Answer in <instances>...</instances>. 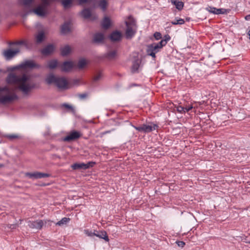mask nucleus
Listing matches in <instances>:
<instances>
[{"label":"nucleus","instance_id":"nucleus-1","mask_svg":"<svg viewBox=\"0 0 250 250\" xmlns=\"http://www.w3.org/2000/svg\"><path fill=\"white\" fill-rule=\"evenodd\" d=\"M40 66L34 62L33 61L27 60L19 65L8 68V70L17 71L10 73L6 77V81L7 83L14 84L16 88L12 91L14 92L16 89L20 90L24 94H27L33 88L34 85L29 75L26 74L22 70L26 68H39Z\"/></svg>","mask_w":250,"mask_h":250},{"label":"nucleus","instance_id":"nucleus-2","mask_svg":"<svg viewBox=\"0 0 250 250\" xmlns=\"http://www.w3.org/2000/svg\"><path fill=\"white\" fill-rule=\"evenodd\" d=\"M35 0H21V3L23 6L26 15L34 13L38 16L44 18L48 15V12L46 8L49 4L48 0H41V3L36 8H34Z\"/></svg>","mask_w":250,"mask_h":250},{"label":"nucleus","instance_id":"nucleus-3","mask_svg":"<svg viewBox=\"0 0 250 250\" xmlns=\"http://www.w3.org/2000/svg\"><path fill=\"white\" fill-rule=\"evenodd\" d=\"M45 81L48 84L53 83L60 89H66L68 88V82L64 77H57L52 74H50L46 77Z\"/></svg>","mask_w":250,"mask_h":250},{"label":"nucleus","instance_id":"nucleus-4","mask_svg":"<svg viewBox=\"0 0 250 250\" xmlns=\"http://www.w3.org/2000/svg\"><path fill=\"white\" fill-rule=\"evenodd\" d=\"M165 41H161L158 42H153L147 46L146 53L148 56H151L154 59L156 58V54L159 52L163 46L166 45Z\"/></svg>","mask_w":250,"mask_h":250},{"label":"nucleus","instance_id":"nucleus-5","mask_svg":"<svg viewBox=\"0 0 250 250\" xmlns=\"http://www.w3.org/2000/svg\"><path fill=\"white\" fill-rule=\"evenodd\" d=\"M125 24L126 29L125 31V37L127 39H131L136 34L137 31V25L136 22L131 20L129 21H126Z\"/></svg>","mask_w":250,"mask_h":250},{"label":"nucleus","instance_id":"nucleus-6","mask_svg":"<svg viewBox=\"0 0 250 250\" xmlns=\"http://www.w3.org/2000/svg\"><path fill=\"white\" fill-rule=\"evenodd\" d=\"M48 223L49 224L51 223L50 221L38 219L34 221H29L28 226L32 229H41L42 227Z\"/></svg>","mask_w":250,"mask_h":250},{"label":"nucleus","instance_id":"nucleus-7","mask_svg":"<svg viewBox=\"0 0 250 250\" xmlns=\"http://www.w3.org/2000/svg\"><path fill=\"white\" fill-rule=\"evenodd\" d=\"M157 127L158 126L156 125L152 124L149 125L143 124L139 126H134L137 131L144 133L150 132L152 130H155Z\"/></svg>","mask_w":250,"mask_h":250},{"label":"nucleus","instance_id":"nucleus-8","mask_svg":"<svg viewBox=\"0 0 250 250\" xmlns=\"http://www.w3.org/2000/svg\"><path fill=\"white\" fill-rule=\"evenodd\" d=\"M82 134L77 131H72L68 135L63 138L62 140L64 142H70L79 139Z\"/></svg>","mask_w":250,"mask_h":250},{"label":"nucleus","instance_id":"nucleus-9","mask_svg":"<svg viewBox=\"0 0 250 250\" xmlns=\"http://www.w3.org/2000/svg\"><path fill=\"white\" fill-rule=\"evenodd\" d=\"M95 163L93 162H89L87 164L82 163H75L71 166V167L75 169H86L89 167H93Z\"/></svg>","mask_w":250,"mask_h":250},{"label":"nucleus","instance_id":"nucleus-10","mask_svg":"<svg viewBox=\"0 0 250 250\" xmlns=\"http://www.w3.org/2000/svg\"><path fill=\"white\" fill-rule=\"evenodd\" d=\"M19 52V47H16L13 50L9 49L4 50L3 54L6 59L10 60L15 56Z\"/></svg>","mask_w":250,"mask_h":250},{"label":"nucleus","instance_id":"nucleus-11","mask_svg":"<svg viewBox=\"0 0 250 250\" xmlns=\"http://www.w3.org/2000/svg\"><path fill=\"white\" fill-rule=\"evenodd\" d=\"M25 176L33 179H41L45 177H48L49 174L40 172H35L33 173L26 172Z\"/></svg>","mask_w":250,"mask_h":250},{"label":"nucleus","instance_id":"nucleus-12","mask_svg":"<svg viewBox=\"0 0 250 250\" xmlns=\"http://www.w3.org/2000/svg\"><path fill=\"white\" fill-rule=\"evenodd\" d=\"M141 60L138 58H134L132 61V64L131 67V72L132 73H136L139 72L141 67Z\"/></svg>","mask_w":250,"mask_h":250},{"label":"nucleus","instance_id":"nucleus-13","mask_svg":"<svg viewBox=\"0 0 250 250\" xmlns=\"http://www.w3.org/2000/svg\"><path fill=\"white\" fill-rule=\"evenodd\" d=\"M76 67V63L71 61L64 62L61 66L62 70L64 72H68Z\"/></svg>","mask_w":250,"mask_h":250},{"label":"nucleus","instance_id":"nucleus-14","mask_svg":"<svg viewBox=\"0 0 250 250\" xmlns=\"http://www.w3.org/2000/svg\"><path fill=\"white\" fill-rule=\"evenodd\" d=\"M18 98L17 95L13 93L11 95L3 96L0 97V102L2 103H6L11 102Z\"/></svg>","mask_w":250,"mask_h":250},{"label":"nucleus","instance_id":"nucleus-15","mask_svg":"<svg viewBox=\"0 0 250 250\" xmlns=\"http://www.w3.org/2000/svg\"><path fill=\"white\" fill-rule=\"evenodd\" d=\"M122 34L120 31L113 32L110 35V39L113 42L119 41L121 39Z\"/></svg>","mask_w":250,"mask_h":250},{"label":"nucleus","instance_id":"nucleus-16","mask_svg":"<svg viewBox=\"0 0 250 250\" xmlns=\"http://www.w3.org/2000/svg\"><path fill=\"white\" fill-rule=\"evenodd\" d=\"M208 10L211 13L215 14H224L226 10L223 8H216L213 7H209L207 8Z\"/></svg>","mask_w":250,"mask_h":250},{"label":"nucleus","instance_id":"nucleus-17","mask_svg":"<svg viewBox=\"0 0 250 250\" xmlns=\"http://www.w3.org/2000/svg\"><path fill=\"white\" fill-rule=\"evenodd\" d=\"M54 49V46L52 44H49L42 50V53L43 55H47L52 53Z\"/></svg>","mask_w":250,"mask_h":250},{"label":"nucleus","instance_id":"nucleus-18","mask_svg":"<svg viewBox=\"0 0 250 250\" xmlns=\"http://www.w3.org/2000/svg\"><path fill=\"white\" fill-rule=\"evenodd\" d=\"M104 39V36L103 33H97L95 34L94 36L93 41L95 42L100 43Z\"/></svg>","mask_w":250,"mask_h":250},{"label":"nucleus","instance_id":"nucleus-19","mask_svg":"<svg viewBox=\"0 0 250 250\" xmlns=\"http://www.w3.org/2000/svg\"><path fill=\"white\" fill-rule=\"evenodd\" d=\"M44 37L45 36L44 32L43 31L39 32L35 36L36 42L37 43L42 42L43 41Z\"/></svg>","mask_w":250,"mask_h":250},{"label":"nucleus","instance_id":"nucleus-20","mask_svg":"<svg viewBox=\"0 0 250 250\" xmlns=\"http://www.w3.org/2000/svg\"><path fill=\"white\" fill-rule=\"evenodd\" d=\"M70 31L69 24L68 22L64 23L61 27V32L63 34L68 33Z\"/></svg>","mask_w":250,"mask_h":250},{"label":"nucleus","instance_id":"nucleus-21","mask_svg":"<svg viewBox=\"0 0 250 250\" xmlns=\"http://www.w3.org/2000/svg\"><path fill=\"white\" fill-rule=\"evenodd\" d=\"M98 3V6L103 11L106 10L108 4L107 0H99Z\"/></svg>","mask_w":250,"mask_h":250},{"label":"nucleus","instance_id":"nucleus-22","mask_svg":"<svg viewBox=\"0 0 250 250\" xmlns=\"http://www.w3.org/2000/svg\"><path fill=\"white\" fill-rule=\"evenodd\" d=\"M171 3L174 5L176 8L179 10H181L183 9L184 7V3L181 1H178L177 0H170Z\"/></svg>","mask_w":250,"mask_h":250},{"label":"nucleus","instance_id":"nucleus-23","mask_svg":"<svg viewBox=\"0 0 250 250\" xmlns=\"http://www.w3.org/2000/svg\"><path fill=\"white\" fill-rule=\"evenodd\" d=\"M95 236L100 238L104 239L106 242L109 241L108 237L105 231H101L99 233H95Z\"/></svg>","mask_w":250,"mask_h":250},{"label":"nucleus","instance_id":"nucleus-24","mask_svg":"<svg viewBox=\"0 0 250 250\" xmlns=\"http://www.w3.org/2000/svg\"><path fill=\"white\" fill-rule=\"evenodd\" d=\"M71 50V48L69 45H65L61 49V55L62 56H66L70 53Z\"/></svg>","mask_w":250,"mask_h":250},{"label":"nucleus","instance_id":"nucleus-25","mask_svg":"<svg viewBox=\"0 0 250 250\" xmlns=\"http://www.w3.org/2000/svg\"><path fill=\"white\" fill-rule=\"evenodd\" d=\"M81 15L84 19H88L91 15V12L90 9L85 8L81 12Z\"/></svg>","mask_w":250,"mask_h":250},{"label":"nucleus","instance_id":"nucleus-26","mask_svg":"<svg viewBox=\"0 0 250 250\" xmlns=\"http://www.w3.org/2000/svg\"><path fill=\"white\" fill-rule=\"evenodd\" d=\"M110 25V20L107 17H105L102 22V26L103 28L107 29L109 27Z\"/></svg>","mask_w":250,"mask_h":250},{"label":"nucleus","instance_id":"nucleus-27","mask_svg":"<svg viewBox=\"0 0 250 250\" xmlns=\"http://www.w3.org/2000/svg\"><path fill=\"white\" fill-rule=\"evenodd\" d=\"M185 22L184 19L176 17L173 21H171V23L173 25H182L184 24Z\"/></svg>","mask_w":250,"mask_h":250},{"label":"nucleus","instance_id":"nucleus-28","mask_svg":"<svg viewBox=\"0 0 250 250\" xmlns=\"http://www.w3.org/2000/svg\"><path fill=\"white\" fill-rule=\"evenodd\" d=\"M69 221V218L63 217L60 221L56 223V225L57 226H62L68 223Z\"/></svg>","mask_w":250,"mask_h":250},{"label":"nucleus","instance_id":"nucleus-29","mask_svg":"<svg viewBox=\"0 0 250 250\" xmlns=\"http://www.w3.org/2000/svg\"><path fill=\"white\" fill-rule=\"evenodd\" d=\"M58 64V62L56 60H51L48 62L47 66L50 69L55 68Z\"/></svg>","mask_w":250,"mask_h":250},{"label":"nucleus","instance_id":"nucleus-30","mask_svg":"<svg viewBox=\"0 0 250 250\" xmlns=\"http://www.w3.org/2000/svg\"><path fill=\"white\" fill-rule=\"evenodd\" d=\"M117 52L116 50H112L107 52L105 57L109 59H112L115 57L116 56Z\"/></svg>","mask_w":250,"mask_h":250},{"label":"nucleus","instance_id":"nucleus-31","mask_svg":"<svg viewBox=\"0 0 250 250\" xmlns=\"http://www.w3.org/2000/svg\"><path fill=\"white\" fill-rule=\"evenodd\" d=\"M86 64V62L85 60L82 59L79 61L77 67L79 69H82L84 67Z\"/></svg>","mask_w":250,"mask_h":250},{"label":"nucleus","instance_id":"nucleus-32","mask_svg":"<svg viewBox=\"0 0 250 250\" xmlns=\"http://www.w3.org/2000/svg\"><path fill=\"white\" fill-rule=\"evenodd\" d=\"M72 0H62V4L64 8L68 7L72 3Z\"/></svg>","mask_w":250,"mask_h":250},{"label":"nucleus","instance_id":"nucleus-33","mask_svg":"<svg viewBox=\"0 0 250 250\" xmlns=\"http://www.w3.org/2000/svg\"><path fill=\"white\" fill-rule=\"evenodd\" d=\"M5 137L10 140H13L19 138V136L16 134H7L5 135Z\"/></svg>","mask_w":250,"mask_h":250},{"label":"nucleus","instance_id":"nucleus-34","mask_svg":"<svg viewBox=\"0 0 250 250\" xmlns=\"http://www.w3.org/2000/svg\"><path fill=\"white\" fill-rule=\"evenodd\" d=\"M96 231H95L94 232H92L91 231H89L88 229H84V233L88 236H90V237H92L93 236H95V232Z\"/></svg>","mask_w":250,"mask_h":250},{"label":"nucleus","instance_id":"nucleus-35","mask_svg":"<svg viewBox=\"0 0 250 250\" xmlns=\"http://www.w3.org/2000/svg\"><path fill=\"white\" fill-rule=\"evenodd\" d=\"M5 91L7 93H9L11 92L10 88L7 86L0 87V92Z\"/></svg>","mask_w":250,"mask_h":250},{"label":"nucleus","instance_id":"nucleus-36","mask_svg":"<svg viewBox=\"0 0 250 250\" xmlns=\"http://www.w3.org/2000/svg\"><path fill=\"white\" fill-rule=\"evenodd\" d=\"M154 37L156 40H159L162 38L161 34L158 32H156L154 34Z\"/></svg>","mask_w":250,"mask_h":250},{"label":"nucleus","instance_id":"nucleus-37","mask_svg":"<svg viewBox=\"0 0 250 250\" xmlns=\"http://www.w3.org/2000/svg\"><path fill=\"white\" fill-rule=\"evenodd\" d=\"M102 77V74L101 73H99L94 77V81L97 82L100 80Z\"/></svg>","mask_w":250,"mask_h":250},{"label":"nucleus","instance_id":"nucleus-38","mask_svg":"<svg viewBox=\"0 0 250 250\" xmlns=\"http://www.w3.org/2000/svg\"><path fill=\"white\" fill-rule=\"evenodd\" d=\"M177 111L180 113H183L186 112L184 107H183L182 106H178L177 107Z\"/></svg>","mask_w":250,"mask_h":250},{"label":"nucleus","instance_id":"nucleus-39","mask_svg":"<svg viewBox=\"0 0 250 250\" xmlns=\"http://www.w3.org/2000/svg\"><path fill=\"white\" fill-rule=\"evenodd\" d=\"M78 96L80 99H84L87 97V94L86 93H84L80 94L78 95Z\"/></svg>","mask_w":250,"mask_h":250},{"label":"nucleus","instance_id":"nucleus-40","mask_svg":"<svg viewBox=\"0 0 250 250\" xmlns=\"http://www.w3.org/2000/svg\"><path fill=\"white\" fill-rule=\"evenodd\" d=\"M24 43V42L23 41H21L17 42H10L9 43V45H12L13 44L21 45V44H23Z\"/></svg>","mask_w":250,"mask_h":250},{"label":"nucleus","instance_id":"nucleus-41","mask_svg":"<svg viewBox=\"0 0 250 250\" xmlns=\"http://www.w3.org/2000/svg\"><path fill=\"white\" fill-rule=\"evenodd\" d=\"M79 4L82 5L90 1V0H77Z\"/></svg>","mask_w":250,"mask_h":250},{"label":"nucleus","instance_id":"nucleus-42","mask_svg":"<svg viewBox=\"0 0 250 250\" xmlns=\"http://www.w3.org/2000/svg\"><path fill=\"white\" fill-rule=\"evenodd\" d=\"M176 243L179 247L181 248L184 247V246L185 245V243L183 241H177Z\"/></svg>","mask_w":250,"mask_h":250},{"label":"nucleus","instance_id":"nucleus-43","mask_svg":"<svg viewBox=\"0 0 250 250\" xmlns=\"http://www.w3.org/2000/svg\"><path fill=\"white\" fill-rule=\"evenodd\" d=\"M170 39V37H169V35H166L165 36V39H163L161 41H166V45L167 44V42L168 41H169Z\"/></svg>","mask_w":250,"mask_h":250},{"label":"nucleus","instance_id":"nucleus-44","mask_svg":"<svg viewBox=\"0 0 250 250\" xmlns=\"http://www.w3.org/2000/svg\"><path fill=\"white\" fill-rule=\"evenodd\" d=\"M193 108L192 105H188V106L185 107V110L186 112L189 111L190 110H191Z\"/></svg>","mask_w":250,"mask_h":250},{"label":"nucleus","instance_id":"nucleus-45","mask_svg":"<svg viewBox=\"0 0 250 250\" xmlns=\"http://www.w3.org/2000/svg\"><path fill=\"white\" fill-rule=\"evenodd\" d=\"M17 224H11L8 226V228L11 229H15L17 227Z\"/></svg>","mask_w":250,"mask_h":250},{"label":"nucleus","instance_id":"nucleus-46","mask_svg":"<svg viewBox=\"0 0 250 250\" xmlns=\"http://www.w3.org/2000/svg\"><path fill=\"white\" fill-rule=\"evenodd\" d=\"M63 106H64L65 107H66L67 109H70L72 108V106H71L68 104H63Z\"/></svg>","mask_w":250,"mask_h":250},{"label":"nucleus","instance_id":"nucleus-47","mask_svg":"<svg viewBox=\"0 0 250 250\" xmlns=\"http://www.w3.org/2000/svg\"><path fill=\"white\" fill-rule=\"evenodd\" d=\"M114 130V129H112V131H113V130ZM111 132V130L105 131H104V132H102V133H101V134H102V135H105V134H107V133H110Z\"/></svg>","mask_w":250,"mask_h":250},{"label":"nucleus","instance_id":"nucleus-48","mask_svg":"<svg viewBox=\"0 0 250 250\" xmlns=\"http://www.w3.org/2000/svg\"><path fill=\"white\" fill-rule=\"evenodd\" d=\"M245 19L247 21H250V15H247L245 17Z\"/></svg>","mask_w":250,"mask_h":250},{"label":"nucleus","instance_id":"nucleus-49","mask_svg":"<svg viewBox=\"0 0 250 250\" xmlns=\"http://www.w3.org/2000/svg\"><path fill=\"white\" fill-rule=\"evenodd\" d=\"M248 35H249V39L250 40V30L248 32Z\"/></svg>","mask_w":250,"mask_h":250},{"label":"nucleus","instance_id":"nucleus-50","mask_svg":"<svg viewBox=\"0 0 250 250\" xmlns=\"http://www.w3.org/2000/svg\"><path fill=\"white\" fill-rule=\"evenodd\" d=\"M3 166V165L2 164H0V168L2 167Z\"/></svg>","mask_w":250,"mask_h":250}]
</instances>
